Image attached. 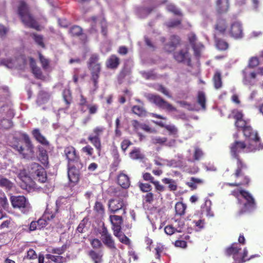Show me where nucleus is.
Returning a JSON list of instances; mask_svg holds the SVG:
<instances>
[{
	"label": "nucleus",
	"instance_id": "24",
	"mask_svg": "<svg viewBox=\"0 0 263 263\" xmlns=\"http://www.w3.org/2000/svg\"><path fill=\"white\" fill-rule=\"evenodd\" d=\"M120 63V59L115 54H111L106 60V66L107 68L115 69Z\"/></svg>",
	"mask_w": 263,
	"mask_h": 263
},
{
	"label": "nucleus",
	"instance_id": "39",
	"mask_svg": "<svg viewBox=\"0 0 263 263\" xmlns=\"http://www.w3.org/2000/svg\"><path fill=\"white\" fill-rule=\"evenodd\" d=\"M37 258V255L33 249H29L26 254L24 256L22 263H26L25 261L28 260H34Z\"/></svg>",
	"mask_w": 263,
	"mask_h": 263
},
{
	"label": "nucleus",
	"instance_id": "64",
	"mask_svg": "<svg viewBox=\"0 0 263 263\" xmlns=\"http://www.w3.org/2000/svg\"><path fill=\"white\" fill-rule=\"evenodd\" d=\"M81 151L89 156H91L93 154V148L89 145H87L82 147Z\"/></svg>",
	"mask_w": 263,
	"mask_h": 263
},
{
	"label": "nucleus",
	"instance_id": "12",
	"mask_svg": "<svg viewBox=\"0 0 263 263\" xmlns=\"http://www.w3.org/2000/svg\"><path fill=\"white\" fill-rule=\"evenodd\" d=\"M228 33L234 39H241L243 35L241 24L237 21L232 23L228 29Z\"/></svg>",
	"mask_w": 263,
	"mask_h": 263
},
{
	"label": "nucleus",
	"instance_id": "52",
	"mask_svg": "<svg viewBox=\"0 0 263 263\" xmlns=\"http://www.w3.org/2000/svg\"><path fill=\"white\" fill-rule=\"evenodd\" d=\"M138 186L140 191L143 193L150 192L152 189L151 185L147 183L139 182Z\"/></svg>",
	"mask_w": 263,
	"mask_h": 263
},
{
	"label": "nucleus",
	"instance_id": "43",
	"mask_svg": "<svg viewBox=\"0 0 263 263\" xmlns=\"http://www.w3.org/2000/svg\"><path fill=\"white\" fill-rule=\"evenodd\" d=\"M105 129V128L103 126H96L92 129V133L90 134L89 136H92L93 137L101 138V136L104 133Z\"/></svg>",
	"mask_w": 263,
	"mask_h": 263
},
{
	"label": "nucleus",
	"instance_id": "35",
	"mask_svg": "<svg viewBox=\"0 0 263 263\" xmlns=\"http://www.w3.org/2000/svg\"><path fill=\"white\" fill-rule=\"evenodd\" d=\"M197 101L202 109H206V97L204 92L200 91L198 92Z\"/></svg>",
	"mask_w": 263,
	"mask_h": 263
},
{
	"label": "nucleus",
	"instance_id": "58",
	"mask_svg": "<svg viewBox=\"0 0 263 263\" xmlns=\"http://www.w3.org/2000/svg\"><path fill=\"white\" fill-rule=\"evenodd\" d=\"M100 27L101 28V33L104 37H107L108 32L107 24L105 18L100 21Z\"/></svg>",
	"mask_w": 263,
	"mask_h": 263
},
{
	"label": "nucleus",
	"instance_id": "47",
	"mask_svg": "<svg viewBox=\"0 0 263 263\" xmlns=\"http://www.w3.org/2000/svg\"><path fill=\"white\" fill-rule=\"evenodd\" d=\"M94 210L99 214L103 215L105 213V208L100 201H96L93 207Z\"/></svg>",
	"mask_w": 263,
	"mask_h": 263
},
{
	"label": "nucleus",
	"instance_id": "56",
	"mask_svg": "<svg viewBox=\"0 0 263 263\" xmlns=\"http://www.w3.org/2000/svg\"><path fill=\"white\" fill-rule=\"evenodd\" d=\"M63 97L64 101L67 105H69L71 103L72 97L71 94L69 90H64L63 93Z\"/></svg>",
	"mask_w": 263,
	"mask_h": 263
},
{
	"label": "nucleus",
	"instance_id": "59",
	"mask_svg": "<svg viewBox=\"0 0 263 263\" xmlns=\"http://www.w3.org/2000/svg\"><path fill=\"white\" fill-rule=\"evenodd\" d=\"M1 125L4 129H9L13 126V123L11 120L4 119L1 121Z\"/></svg>",
	"mask_w": 263,
	"mask_h": 263
},
{
	"label": "nucleus",
	"instance_id": "48",
	"mask_svg": "<svg viewBox=\"0 0 263 263\" xmlns=\"http://www.w3.org/2000/svg\"><path fill=\"white\" fill-rule=\"evenodd\" d=\"M143 203L151 204L154 200V195L152 192L147 193L142 196Z\"/></svg>",
	"mask_w": 263,
	"mask_h": 263
},
{
	"label": "nucleus",
	"instance_id": "13",
	"mask_svg": "<svg viewBox=\"0 0 263 263\" xmlns=\"http://www.w3.org/2000/svg\"><path fill=\"white\" fill-rule=\"evenodd\" d=\"M247 147L246 143L243 141L236 140L230 146V154L233 159L235 160L241 159L239 155L241 150Z\"/></svg>",
	"mask_w": 263,
	"mask_h": 263
},
{
	"label": "nucleus",
	"instance_id": "2",
	"mask_svg": "<svg viewBox=\"0 0 263 263\" xmlns=\"http://www.w3.org/2000/svg\"><path fill=\"white\" fill-rule=\"evenodd\" d=\"M100 55L98 53H93L90 56L87 65L90 74V80L92 82L95 90L99 87V79L102 70V64L100 62Z\"/></svg>",
	"mask_w": 263,
	"mask_h": 263
},
{
	"label": "nucleus",
	"instance_id": "1",
	"mask_svg": "<svg viewBox=\"0 0 263 263\" xmlns=\"http://www.w3.org/2000/svg\"><path fill=\"white\" fill-rule=\"evenodd\" d=\"M17 14L25 26L33 28L37 31L41 30L39 24L31 13L29 7L25 2H20L17 7Z\"/></svg>",
	"mask_w": 263,
	"mask_h": 263
},
{
	"label": "nucleus",
	"instance_id": "4",
	"mask_svg": "<svg viewBox=\"0 0 263 263\" xmlns=\"http://www.w3.org/2000/svg\"><path fill=\"white\" fill-rule=\"evenodd\" d=\"M10 201L13 208L18 209L24 214H27L31 210L30 203L24 196H12Z\"/></svg>",
	"mask_w": 263,
	"mask_h": 263
},
{
	"label": "nucleus",
	"instance_id": "32",
	"mask_svg": "<svg viewBox=\"0 0 263 263\" xmlns=\"http://www.w3.org/2000/svg\"><path fill=\"white\" fill-rule=\"evenodd\" d=\"M216 47L220 50H226L229 47V44L224 40L218 38L216 35L214 37Z\"/></svg>",
	"mask_w": 263,
	"mask_h": 263
},
{
	"label": "nucleus",
	"instance_id": "30",
	"mask_svg": "<svg viewBox=\"0 0 263 263\" xmlns=\"http://www.w3.org/2000/svg\"><path fill=\"white\" fill-rule=\"evenodd\" d=\"M50 97L49 94L44 90H41L37 96L36 103L41 105L47 102Z\"/></svg>",
	"mask_w": 263,
	"mask_h": 263
},
{
	"label": "nucleus",
	"instance_id": "50",
	"mask_svg": "<svg viewBox=\"0 0 263 263\" xmlns=\"http://www.w3.org/2000/svg\"><path fill=\"white\" fill-rule=\"evenodd\" d=\"M32 72L34 74L35 78L40 80H44L45 76L43 74L42 71L40 68L39 67H34V69L31 70Z\"/></svg>",
	"mask_w": 263,
	"mask_h": 263
},
{
	"label": "nucleus",
	"instance_id": "29",
	"mask_svg": "<svg viewBox=\"0 0 263 263\" xmlns=\"http://www.w3.org/2000/svg\"><path fill=\"white\" fill-rule=\"evenodd\" d=\"M32 135L35 139L42 144L45 146L49 145V142L46 140L45 137L41 134L39 129H34L32 132Z\"/></svg>",
	"mask_w": 263,
	"mask_h": 263
},
{
	"label": "nucleus",
	"instance_id": "49",
	"mask_svg": "<svg viewBox=\"0 0 263 263\" xmlns=\"http://www.w3.org/2000/svg\"><path fill=\"white\" fill-rule=\"evenodd\" d=\"M18 177L25 183L30 181V177L25 170H21L18 175Z\"/></svg>",
	"mask_w": 263,
	"mask_h": 263
},
{
	"label": "nucleus",
	"instance_id": "10",
	"mask_svg": "<svg viewBox=\"0 0 263 263\" xmlns=\"http://www.w3.org/2000/svg\"><path fill=\"white\" fill-rule=\"evenodd\" d=\"M108 210L111 213L115 214L119 210H122L123 214L126 212V203L122 198L118 197L111 199L108 201Z\"/></svg>",
	"mask_w": 263,
	"mask_h": 263
},
{
	"label": "nucleus",
	"instance_id": "7",
	"mask_svg": "<svg viewBox=\"0 0 263 263\" xmlns=\"http://www.w3.org/2000/svg\"><path fill=\"white\" fill-rule=\"evenodd\" d=\"M64 154L67 161V166L81 162L79 154L76 148L72 145H68L64 148Z\"/></svg>",
	"mask_w": 263,
	"mask_h": 263
},
{
	"label": "nucleus",
	"instance_id": "51",
	"mask_svg": "<svg viewBox=\"0 0 263 263\" xmlns=\"http://www.w3.org/2000/svg\"><path fill=\"white\" fill-rule=\"evenodd\" d=\"M39 58L42 68L45 70L47 69L49 67V61L45 58L41 52L39 53Z\"/></svg>",
	"mask_w": 263,
	"mask_h": 263
},
{
	"label": "nucleus",
	"instance_id": "37",
	"mask_svg": "<svg viewBox=\"0 0 263 263\" xmlns=\"http://www.w3.org/2000/svg\"><path fill=\"white\" fill-rule=\"evenodd\" d=\"M162 181L165 184H168V189L170 191H176L177 190V185L174 180L168 178H164L162 179Z\"/></svg>",
	"mask_w": 263,
	"mask_h": 263
},
{
	"label": "nucleus",
	"instance_id": "57",
	"mask_svg": "<svg viewBox=\"0 0 263 263\" xmlns=\"http://www.w3.org/2000/svg\"><path fill=\"white\" fill-rule=\"evenodd\" d=\"M100 27L101 28V33L104 37H107L108 32L107 24L105 18L100 21Z\"/></svg>",
	"mask_w": 263,
	"mask_h": 263
},
{
	"label": "nucleus",
	"instance_id": "38",
	"mask_svg": "<svg viewBox=\"0 0 263 263\" xmlns=\"http://www.w3.org/2000/svg\"><path fill=\"white\" fill-rule=\"evenodd\" d=\"M46 257L47 259L55 263H63L65 262L66 259L65 257L60 255H53L52 254H46Z\"/></svg>",
	"mask_w": 263,
	"mask_h": 263
},
{
	"label": "nucleus",
	"instance_id": "28",
	"mask_svg": "<svg viewBox=\"0 0 263 263\" xmlns=\"http://www.w3.org/2000/svg\"><path fill=\"white\" fill-rule=\"evenodd\" d=\"M39 159L44 165L47 166L49 163L48 155L47 151L42 146L39 147Z\"/></svg>",
	"mask_w": 263,
	"mask_h": 263
},
{
	"label": "nucleus",
	"instance_id": "34",
	"mask_svg": "<svg viewBox=\"0 0 263 263\" xmlns=\"http://www.w3.org/2000/svg\"><path fill=\"white\" fill-rule=\"evenodd\" d=\"M186 205L182 202H177L175 206L176 215L182 216L185 214Z\"/></svg>",
	"mask_w": 263,
	"mask_h": 263
},
{
	"label": "nucleus",
	"instance_id": "31",
	"mask_svg": "<svg viewBox=\"0 0 263 263\" xmlns=\"http://www.w3.org/2000/svg\"><path fill=\"white\" fill-rule=\"evenodd\" d=\"M212 81L214 84V87L218 89L220 88L222 85V77L221 73L217 71L215 72Z\"/></svg>",
	"mask_w": 263,
	"mask_h": 263
},
{
	"label": "nucleus",
	"instance_id": "46",
	"mask_svg": "<svg viewBox=\"0 0 263 263\" xmlns=\"http://www.w3.org/2000/svg\"><path fill=\"white\" fill-rule=\"evenodd\" d=\"M166 10L168 11L173 13L174 15L182 16V13L174 4H170L167 5L166 6Z\"/></svg>",
	"mask_w": 263,
	"mask_h": 263
},
{
	"label": "nucleus",
	"instance_id": "15",
	"mask_svg": "<svg viewBox=\"0 0 263 263\" xmlns=\"http://www.w3.org/2000/svg\"><path fill=\"white\" fill-rule=\"evenodd\" d=\"M104 18L100 16H92L88 18L87 22L90 23V28L87 30L89 34H95L98 32V25L100 26V21Z\"/></svg>",
	"mask_w": 263,
	"mask_h": 263
},
{
	"label": "nucleus",
	"instance_id": "54",
	"mask_svg": "<svg viewBox=\"0 0 263 263\" xmlns=\"http://www.w3.org/2000/svg\"><path fill=\"white\" fill-rule=\"evenodd\" d=\"M167 141L166 137H155L152 138V142L153 144L157 145H163Z\"/></svg>",
	"mask_w": 263,
	"mask_h": 263
},
{
	"label": "nucleus",
	"instance_id": "9",
	"mask_svg": "<svg viewBox=\"0 0 263 263\" xmlns=\"http://www.w3.org/2000/svg\"><path fill=\"white\" fill-rule=\"evenodd\" d=\"M101 240L103 243L109 249L114 250L117 249L114 239L107 228L103 224L100 232Z\"/></svg>",
	"mask_w": 263,
	"mask_h": 263
},
{
	"label": "nucleus",
	"instance_id": "3",
	"mask_svg": "<svg viewBox=\"0 0 263 263\" xmlns=\"http://www.w3.org/2000/svg\"><path fill=\"white\" fill-rule=\"evenodd\" d=\"M241 249L239 243L235 242L226 249L225 254L229 256L232 255L233 259L237 263H243L255 257L258 256V255H254L251 256L249 258H247L248 253L247 248H244L241 255L239 254Z\"/></svg>",
	"mask_w": 263,
	"mask_h": 263
},
{
	"label": "nucleus",
	"instance_id": "5",
	"mask_svg": "<svg viewBox=\"0 0 263 263\" xmlns=\"http://www.w3.org/2000/svg\"><path fill=\"white\" fill-rule=\"evenodd\" d=\"M30 175L39 182L44 183L47 180V174L45 169L39 164L32 163L29 168Z\"/></svg>",
	"mask_w": 263,
	"mask_h": 263
},
{
	"label": "nucleus",
	"instance_id": "25",
	"mask_svg": "<svg viewBox=\"0 0 263 263\" xmlns=\"http://www.w3.org/2000/svg\"><path fill=\"white\" fill-rule=\"evenodd\" d=\"M153 122L161 127H164L168 132L170 135H176L178 133V129L174 125H165L162 121H153Z\"/></svg>",
	"mask_w": 263,
	"mask_h": 263
},
{
	"label": "nucleus",
	"instance_id": "62",
	"mask_svg": "<svg viewBox=\"0 0 263 263\" xmlns=\"http://www.w3.org/2000/svg\"><path fill=\"white\" fill-rule=\"evenodd\" d=\"M181 24V20H171L166 23V26L168 28H174L178 26Z\"/></svg>",
	"mask_w": 263,
	"mask_h": 263
},
{
	"label": "nucleus",
	"instance_id": "8",
	"mask_svg": "<svg viewBox=\"0 0 263 263\" xmlns=\"http://www.w3.org/2000/svg\"><path fill=\"white\" fill-rule=\"evenodd\" d=\"M78 107L80 112L82 114L85 113L87 109L89 115L96 114L99 108L98 105L96 104H89L87 98L82 94L80 96Z\"/></svg>",
	"mask_w": 263,
	"mask_h": 263
},
{
	"label": "nucleus",
	"instance_id": "23",
	"mask_svg": "<svg viewBox=\"0 0 263 263\" xmlns=\"http://www.w3.org/2000/svg\"><path fill=\"white\" fill-rule=\"evenodd\" d=\"M117 182L122 188L126 189L130 186V179L129 177L122 172H120L118 176Z\"/></svg>",
	"mask_w": 263,
	"mask_h": 263
},
{
	"label": "nucleus",
	"instance_id": "14",
	"mask_svg": "<svg viewBox=\"0 0 263 263\" xmlns=\"http://www.w3.org/2000/svg\"><path fill=\"white\" fill-rule=\"evenodd\" d=\"M109 219L112 224V230L114 233L120 232L121 226L123 223L122 217L116 215H111L109 216Z\"/></svg>",
	"mask_w": 263,
	"mask_h": 263
},
{
	"label": "nucleus",
	"instance_id": "27",
	"mask_svg": "<svg viewBox=\"0 0 263 263\" xmlns=\"http://www.w3.org/2000/svg\"><path fill=\"white\" fill-rule=\"evenodd\" d=\"M227 28V23L224 19H219L217 20L215 25V29L217 32L222 34H224Z\"/></svg>",
	"mask_w": 263,
	"mask_h": 263
},
{
	"label": "nucleus",
	"instance_id": "6",
	"mask_svg": "<svg viewBox=\"0 0 263 263\" xmlns=\"http://www.w3.org/2000/svg\"><path fill=\"white\" fill-rule=\"evenodd\" d=\"M148 99L150 102L155 104L160 108L165 109L169 111H175L176 110V108L175 107L159 95L150 94L148 95Z\"/></svg>",
	"mask_w": 263,
	"mask_h": 263
},
{
	"label": "nucleus",
	"instance_id": "11",
	"mask_svg": "<svg viewBox=\"0 0 263 263\" xmlns=\"http://www.w3.org/2000/svg\"><path fill=\"white\" fill-rule=\"evenodd\" d=\"M239 193L240 195L246 200V202L243 204V209L238 212V215L240 216L246 213L247 211L254 209L255 208V201L249 192L241 190Z\"/></svg>",
	"mask_w": 263,
	"mask_h": 263
},
{
	"label": "nucleus",
	"instance_id": "45",
	"mask_svg": "<svg viewBox=\"0 0 263 263\" xmlns=\"http://www.w3.org/2000/svg\"><path fill=\"white\" fill-rule=\"evenodd\" d=\"M34 42L40 46L42 48L45 47V45L44 43L43 37L41 35L36 33H32L31 35Z\"/></svg>",
	"mask_w": 263,
	"mask_h": 263
},
{
	"label": "nucleus",
	"instance_id": "44",
	"mask_svg": "<svg viewBox=\"0 0 263 263\" xmlns=\"http://www.w3.org/2000/svg\"><path fill=\"white\" fill-rule=\"evenodd\" d=\"M0 186L11 190L13 187V183L6 178L1 177L0 178Z\"/></svg>",
	"mask_w": 263,
	"mask_h": 263
},
{
	"label": "nucleus",
	"instance_id": "40",
	"mask_svg": "<svg viewBox=\"0 0 263 263\" xmlns=\"http://www.w3.org/2000/svg\"><path fill=\"white\" fill-rule=\"evenodd\" d=\"M132 110L133 113L140 117L145 116L146 115V111L143 106L134 105L133 106Z\"/></svg>",
	"mask_w": 263,
	"mask_h": 263
},
{
	"label": "nucleus",
	"instance_id": "17",
	"mask_svg": "<svg viewBox=\"0 0 263 263\" xmlns=\"http://www.w3.org/2000/svg\"><path fill=\"white\" fill-rule=\"evenodd\" d=\"M235 178L239 180L238 182L234 183H227L226 185L231 186H239L241 185L248 186L250 182V178L249 176L247 175L246 173L239 175L238 176H235Z\"/></svg>",
	"mask_w": 263,
	"mask_h": 263
},
{
	"label": "nucleus",
	"instance_id": "53",
	"mask_svg": "<svg viewBox=\"0 0 263 263\" xmlns=\"http://www.w3.org/2000/svg\"><path fill=\"white\" fill-rule=\"evenodd\" d=\"M203 155L204 153L201 148L198 147H195V151L193 155L194 160H199L203 157Z\"/></svg>",
	"mask_w": 263,
	"mask_h": 263
},
{
	"label": "nucleus",
	"instance_id": "36",
	"mask_svg": "<svg viewBox=\"0 0 263 263\" xmlns=\"http://www.w3.org/2000/svg\"><path fill=\"white\" fill-rule=\"evenodd\" d=\"M130 157L134 160H142L144 155L141 152L138 148H134L129 153Z\"/></svg>",
	"mask_w": 263,
	"mask_h": 263
},
{
	"label": "nucleus",
	"instance_id": "60",
	"mask_svg": "<svg viewBox=\"0 0 263 263\" xmlns=\"http://www.w3.org/2000/svg\"><path fill=\"white\" fill-rule=\"evenodd\" d=\"M57 212L54 213H52L51 211H50L48 209H47L43 216L47 220V221H50L53 219L55 217V213Z\"/></svg>",
	"mask_w": 263,
	"mask_h": 263
},
{
	"label": "nucleus",
	"instance_id": "20",
	"mask_svg": "<svg viewBox=\"0 0 263 263\" xmlns=\"http://www.w3.org/2000/svg\"><path fill=\"white\" fill-rule=\"evenodd\" d=\"M236 160V168L233 174V175L238 176L239 175L246 173L249 169L247 164L242 159H238Z\"/></svg>",
	"mask_w": 263,
	"mask_h": 263
},
{
	"label": "nucleus",
	"instance_id": "26",
	"mask_svg": "<svg viewBox=\"0 0 263 263\" xmlns=\"http://www.w3.org/2000/svg\"><path fill=\"white\" fill-rule=\"evenodd\" d=\"M88 140L92 144L97 151L99 156H100L102 150V144L101 138L93 137L92 136H88Z\"/></svg>",
	"mask_w": 263,
	"mask_h": 263
},
{
	"label": "nucleus",
	"instance_id": "42",
	"mask_svg": "<svg viewBox=\"0 0 263 263\" xmlns=\"http://www.w3.org/2000/svg\"><path fill=\"white\" fill-rule=\"evenodd\" d=\"M114 234L118 238L119 241L122 243L126 245H129L130 244V239L125 234L121 233V232L117 233L114 232Z\"/></svg>",
	"mask_w": 263,
	"mask_h": 263
},
{
	"label": "nucleus",
	"instance_id": "55",
	"mask_svg": "<svg viewBox=\"0 0 263 263\" xmlns=\"http://www.w3.org/2000/svg\"><path fill=\"white\" fill-rule=\"evenodd\" d=\"M196 41L197 37L195 34L192 33L189 36V43L196 52H197Z\"/></svg>",
	"mask_w": 263,
	"mask_h": 263
},
{
	"label": "nucleus",
	"instance_id": "61",
	"mask_svg": "<svg viewBox=\"0 0 263 263\" xmlns=\"http://www.w3.org/2000/svg\"><path fill=\"white\" fill-rule=\"evenodd\" d=\"M92 247L95 249H100L102 247V243L100 240L98 238L92 239L90 241Z\"/></svg>",
	"mask_w": 263,
	"mask_h": 263
},
{
	"label": "nucleus",
	"instance_id": "33",
	"mask_svg": "<svg viewBox=\"0 0 263 263\" xmlns=\"http://www.w3.org/2000/svg\"><path fill=\"white\" fill-rule=\"evenodd\" d=\"M88 255L94 263H101L102 261V254L101 252H97L94 250H90Z\"/></svg>",
	"mask_w": 263,
	"mask_h": 263
},
{
	"label": "nucleus",
	"instance_id": "19",
	"mask_svg": "<svg viewBox=\"0 0 263 263\" xmlns=\"http://www.w3.org/2000/svg\"><path fill=\"white\" fill-rule=\"evenodd\" d=\"M180 39L176 35L171 36L170 42L165 45V48L167 52H171L174 51L180 44Z\"/></svg>",
	"mask_w": 263,
	"mask_h": 263
},
{
	"label": "nucleus",
	"instance_id": "21",
	"mask_svg": "<svg viewBox=\"0 0 263 263\" xmlns=\"http://www.w3.org/2000/svg\"><path fill=\"white\" fill-rule=\"evenodd\" d=\"M68 177L69 181L74 183L79 180V172L73 164L68 166Z\"/></svg>",
	"mask_w": 263,
	"mask_h": 263
},
{
	"label": "nucleus",
	"instance_id": "18",
	"mask_svg": "<svg viewBox=\"0 0 263 263\" xmlns=\"http://www.w3.org/2000/svg\"><path fill=\"white\" fill-rule=\"evenodd\" d=\"M243 135L249 140L255 142H259L260 138L256 131L253 130L252 128L248 125L243 129Z\"/></svg>",
	"mask_w": 263,
	"mask_h": 263
},
{
	"label": "nucleus",
	"instance_id": "41",
	"mask_svg": "<svg viewBox=\"0 0 263 263\" xmlns=\"http://www.w3.org/2000/svg\"><path fill=\"white\" fill-rule=\"evenodd\" d=\"M82 28L78 25H73L70 27L69 31V33L73 36H80L82 34Z\"/></svg>",
	"mask_w": 263,
	"mask_h": 263
},
{
	"label": "nucleus",
	"instance_id": "22",
	"mask_svg": "<svg viewBox=\"0 0 263 263\" xmlns=\"http://www.w3.org/2000/svg\"><path fill=\"white\" fill-rule=\"evenodd\" d=\"M229 8V0H216V9L218 13H226Z\"/></svg>",
	"mask_w": 263,
	"mask_h": 263
},
{
	"label": "nucleus",
	"instance_id": "63",
	"mask_svg": "<svg viewBox=\"0 0 263 263\" xmlns=\"http://www.w3.org/2000/svg\"><path fill=\"white\" fill-rule=\"evenodd\" d=\"M259 64V61L257 57H252L249 61L248 67L253 68L257 66Z\"/></svg>",
	"mask_w": 263,
	"mask_h": 263
},
{
	"label": "nucleus",
	"instance_id": "16",
	"mask_svg": "<svg viewBox=\"0 0 263 263\" xmlns=\"http://www.w3.org/2000/svg\"><path fill=\"white\" fill-rule=\"evenodd\" d=\"M174 58L178 63L187 62L188 65L191 63V58L187 50L181 49L174 53Z\"/></svg>",
	"mask_w": 263,
	"mask_h": 263
}]
</instances>
